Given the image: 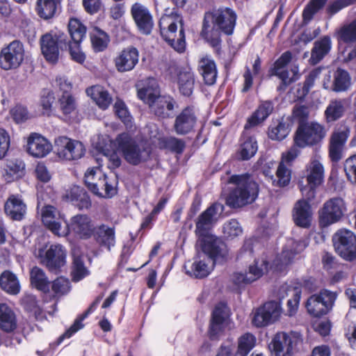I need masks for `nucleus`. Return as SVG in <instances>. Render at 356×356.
I'll return each instance as SVG.
<instances>
[{
    "label": "nucleus",
    "mask_w": 356,
    "mask_h": 356,
    "mask_svg": "<svg viewBox=\"0 0 356 356\" xmlns=\"http://www.w3.org/2000/svg\"><path fill=\"white\" fill-rule=\"evenodd\" d=\"M273 111V104L270 101L261 102L257 109L248 118L245 129L256 127L263 123Z\"/></svg>",
    "instance_id": "34"
},
{
    "label": "nucleus",
    "mask_w": 356,
    "mask_h": 356,
    "mask_svg": "<svg viewBox=\"0 0 356 356\" xmlns=\"http://www.w3.org/2000/svg\"><path fill=\"white\" fill-rule=\"evenodd\" d=\"M297 147L295 145L289 151L282 154V161L280 163L276 171V179H273V177H270L274 186L283 187L289 184L291 171L284 163H290L298 156L300 151Z\"/></svg>",
    "instance_id": "20"
},
{
    "label": "nucleus",
    "mask_w": 356,
    "mask_h": 356,
    "mask_svg": "<svg viewBox=\"0 0 356 356\" xmlns=\"http://www.w3.org/2000/svg\"><path fill=\"white\" fill-rule=\"evenodd\" d=\"M222 232L227 239H234L242 234L243 229L236 219H231L224 223Z\"/></svg>",
    "instance_id": "56"
},
{
    "label": "nucleus",
    "mask_w": 356,
    "mask_h": 356,
    "mask_svg": "<svg viewBox=\"0 0 356 356\" xmlns=\"http://www.w3.org/2000/svg\"><path fill=\"white\" fill-rule=\"evenodd\" d=\"M35 255L40 259V262L46 266L49 270H56L65 264L66 252L64 248L59 244L51 245L45 250L39 248Z\"/></svg>",
    "instance_id": "16"
},
{
    "label": "nucleus",
    "mask_w": 356,
    "mask_h": 356,
    "mask_svg": "<svg viewBox=\"0 0 356 356\" xmlns=\"http://www.w3.org/2000/svg\"><path fill=\"white\" fill-rule=\"evenodd\" d=\"M351 85V79L349 73L341 68H338L334 73L333 83L330 86L325 83H323L325 89L331 88L337 92L346 91Z\"/></svg>",
    "instance_id": "38"
},
{
    "label": "nucleus",
    "mask_w": 356,
    "mask_h": 356,
    "mask_svg": "<svg viewBox=\"0 0 356 356\" xmlns=\"http://www.w3.org/2000/svg\"><path fill=\"white\" fill-rule=\"evenodd\" d=\"M1 288L12 295L17 294L20 291V284L17 276L9 270H6L0 276Z\"/></svg>",
    "instance_id": "41"
},
{
    "label": "nucleus",
    "mask_w": 356,
    "mask_h": 356,
    "mask_svg": "<svg viewBox=\"0 0 356 356\" xmlns=\"http://www.w3.org/2000/svg\"><path fill=\"white\" fill-rule=\"evenodd\" d=\"M333 245L339 255L346 261L356 259V235L351 231L338 230L332 238Z\"/></svg>",
    "instance_id": "9"
},
{
    "label": "nucleus",
    "mask_w": 356,
    "mask_h": 356,
    "mask_svg": "<svg viewBox=\"0 0 356 356\" xmlns=\"http://www.w3.org/2000/svg\"><path fill=\"white\" fill-rule=\"evenodd\" d=\"M269 262L266 257L256 259L253 264L248 267L245 273H236L234 275V282L237 284H250L262 277L268 269Z\"/></svg>",
    "instance_id": "18"
},
{
    "label": "nucleus",
    "mask_w": 356,
    "mask_h": 356,
    "mask_svg": "<svg viewBox=\"0 0 356 356\" xmlns=\"http://www.w3.org/2000/svg\"><path fill=\"white\" fill-rule=\"evenodd\" d=\"M50 293L47 295L52 298L58 299L67 295L71 290V283L69 279L60 276L50 282Z\"/></svg>",
    "instance_id": "42"
},
{
    "label": "nucleus",
    "mask_w": 356,
    "mask_h": 356,
    "mask_svg": "<svg viewBox=\"0 0 356 356\" xmlns=\"http://www.w3.org/2000/svg\"><path fill=\"white\" fill-rule=\"evenodd\" d=\"M236 13L229 8H225L206 13L203 22H236Z\"/></svg>",
    "instance_id": "40"
},
{
    "label": "nucleus",
    "mask_w": 356,
    "mask_h": 356,
    "mask_svg": "<svg viewBox=\"0 0 356 356\" xmlns=\"http://www.w3.org/2000/svg\"><path fill=\"white\" fill-rule=\"evenodd\" d=\"M66 44L64 34L47 33L40 38V49L46 60L50 63H56L59 58V48L61 44Z\"/></svg>",
    "instance_id": "17"
},
{
    "label": "nucleus",
    "mask_w": 356,
    "mask_h": 356,
    "mask_svg": "<svg viewBox=\"0 0 356 356\" xmlns=\"http://www.w3.org/2000/svg\"><path fill=\"white\" fill-rule=\"evenodd\" d=\"M17 317L13 309L6 303L0 304V329L11 332L17 328Z\"/></svg>",
    "instance_id": "36"
},
{
    "label": "nucleus",
    "mask_w": 356,
    "mask_h": 356,
    "mask_svg": "<svg viewBox=\"0 0 356 356\" xmlns=\"http://www.w3.org/2000/svg\"><path fill=\"white\" fill-rule=\"evenodd\" d=\"M280 314V303L276 301H270L257 309L252 321L257 327H264L277 321Z\"/></svg>",
    "instance_id": "19"
},
{
    "label": "nucleus",
    "mask_w": 356,
    "mask_h": 356,
    "mask_svg": "<svg viewBox=\"0 0 356 356\" xmlns=\"http://www.w3.org/2000/svg\"><path fill=\"white\" fill-rule=\"evenodd\" d=\"M111 145L108 146H104L100 147V152L102 154V156L105 158L107 161L108 168L110 169H115L118 168L121 165V159L118 156V153L109 147Z\"/></svg>",
    "instance_id": "58"
},
{
    "label": "nucleus",
    "mask_w": 356,
    "mask_h": 356,
    "mask_svg": "<svg viewBox=\"0 0 356 356\" xmlns=\"http://www.w3.org/2000/svg\"><path fill=\"white\" fill-rule=\"evenodd\" d=\"M62 218L61 213L54 206L47 205L42 209V221L44 225L58 236L67 235L66 229L61 227Z\"/></svg>",
    "instance_id": "21"
},
{
    "label": "nucleus",
    "mask_w": 356,
    "mask_h": 356,
    "mask_svg": "<svg viewBox=\"0 0 356 356\" xmlns=\"http://www.w3.org/2000/svg\"><path fill=\"white\" fill-rule=\"evenodd\" d=\"M71 273L72 280L74 282H79L89 275V270L85 266L83 260L81 256H76L74 254Z\"/></svg>",
    "instance_id": "55"
},
{
    "label": "nucleus",
    "mask_w": 356,
    "mask_h": 356,
    "mask_svg": "<svg viewBox=\"0 0 356 356\" xmlns=\"http://www.w3.org/2000/svg\"><path fill=\"white\" fill-rule=\"evenodd\" d=\"M24 168L25 164L21 159H7L2 166V175L7 182H12L24 175Z\"/></svg>",
    "instance_id": "29"
},
{
    "label": "nucleus",
    "mask_w": 356,
    "mask_h": 356,
    "mask_svg": "<svg viewBox=\"0 0 356 356\" xmlns=\"http://www.w3.org/2000/svg\"><path fill=\"white\" fill-rule=\"evenodd\" d=\"M115 146L125 161L131 165H138L147 161L152 153L150 146L145 142L136 141L126 132L119 134L115 140Z\"/></svg>",
    "instance_id": "4"
},
{
    "label": "nucleus",
    "mask_w": 356,
    "mask_h": 356,
    "mask_svg": "<svg viewBox=\"0 0 356 356\" xmlns=\"http://www.w3.org/2000/svg\"><path fill=\"white\" fill-rule=\"evenodd\" d=\"M102 296L97 297L96 300L90 305L89 308L83 314L81 317L79 319H76L73 325L60 337V339H63L64 338H70L79 330L82 329L83 327L82 321L95 310L97 305L102 300Z\"/></svg>",
    "instance_id": "46"
},
{
    "label": "nucleus",
    "mask_w": 356,
    "mask_h": 356,
    "mask_svg": "<svg viewBox=\"0 0 356 356\" xmlns=\"http://www.w3.org/2000/svg\"><path fill=\"white\" fill-rule=\"evenodd\" d=\"M102 296L97 297L96 300L90 305L89 308L83 314L81 317L79 319H76L73 325L60 337V339H63L64 338H70L79 330L82 329L83 327L82 321L95 310L97 305L102 300Z\"/></svg>",
    "instance_id": "45"
},
{
    "label": "nucleus",
    "mask_w": 356,
    "mask_h": 356,
    "mask_svg": "<svg viewBox=\"0 0 356 356\" xmlns=\"http://www.w3.org/2000/svg\"><path fill=\"white\" fill-rule=\"evenodd\" d=\"M52 149L51 144L43 136L32 134L27 140V152L34 157L46 156Z\"/></svg>",
    "instance_id": "26"
},
{
    "label": "nucleus",
    "mask_w": 356,
    "mask_h": 356,
    "mask_svg": "<svg viewBox=\"0 0 356 356\" xmlns=\"http://www.w3.org/2000/svg\"><path fill=\"white\" fill-rule=\"evenodd\" d=\"M179 90L184 96H190L193 91L195 78L191 71H180L178 74Z\"/></svg>",
    "instance_id": "47"
},
{
    "label": "nucleus",
    "mask_w": 356,
    "mask_h": 356,
    "mask_svg": "<svg viewBox=\"0 0 356 356\" xmlns=\"http://www.w3.org/2000/svg\"><path fill=\"white\" fill-rule=\"evenodd\" d=\"M308 201L305 199L298 200L293 210L294 222L296 225L305 228L309 227L312 218V210Z\"/></svg>",
    "instance_id": "27"
},
{
    "label": "nucleus",
    "mask_w": 356,
    "mask_h": 356,
    "mask_svg": "<svg viewBox=\"0 0 356 356\" xmlns=\"http://www.w3.org/2000/svg\"><path fill=\"white\" fill-rule=\"evenodd\" d=\"M326 136L325 127L316 122L299 124L294 138V143L303 148L318 143Z\"/></svg>",
    "instance_id": "6"
},
{
    "label": "nucleus",
    "mask_w": 356,
    "mask_h": 356,
    "mask_svg": "<svg viewBox=\"0 0 356 356\" xmlns=\"http://www.w3.org/2000/svg\"><path fill=\"white\" fill-rule=\"evenodd\" d=\"M290 130L288 119L282 118L272 121L268 129V136L271 140L280 141L289 135Z\"/></svg>",
    "instance_id": "35"
},
{
    "label": "nucleus",
    "mask_w": 356,
    "mask_h": 356,
    "mask_svg": "<svg viewBox=\"0 0 356 356\" xmlns=\"http://www.w3.org/2000/svg\"><path fill=\"white\" fill-rule=\"evenodd\" d=\"M223 209L222 204L214 203L198 217L195 225V234L199 237H202L200 240V244L206 238L213 236V235H208V232L218 220V218L222 213Z\"/></svg>",
    "instance_id": "12"
},
{
    "label": "nucleus",
    "mask_w": 356,
    "mask_h": 356,
    "mask_svg": "<svg viewBox=\"0 0 356 356\" xmlns=\"http://www.w3.org/2000/svg\"><path fill=\"white\" fill-rule=\"evenodd\" d=\"M58 103L60 109L65 115L71 113L76 108L75 100L71 95H62Z\"/></svg>",
    "instance_id": "63"
},
{
    "label": "nucleus",
    "mask_w": 356,
    "mask_h": 356,
    "mask_svg": "<svg viewBox=\"0 0 356 356\" xmlns=\"http://www.w3.org/2000/svg\"><path fill=\"white\" fill-rule=\"evenodd\" d=\"M94 236L97 243L102 247L111 250L115 245V232L113 227L102 224L95 227Z\"/></svg>",
    "instance_id": "30"
},
{
    "label": "nucleus",
    "mask_w": 356,
    "mask_h": 356,
    "mask_svg": "<svg viewBox=\"0 0 356 356\" xmlns=\"http://www.w3.org/2000/svg\"><path fill=\"white\" fill-rule=\"evenodd\" d=\"M228 183L235 185L226 199L227 205L231 208H240L251 204L258 196L259 185L248 173L232 175Z\"/></svg>",
    "instance_id": "2"
},
{
    "label": "nucleus",
    "mask_w": 356,
    "mask_h": 356,
    "mask_svg": "<svg viewBox=\"0 0 356 356\" xmlns=\"http://www.w3.org/2000/svg\"><path fill=\"white\" fill-rule=\"evenodd\" d=\"M65 229L67 234L72 233L78 238L86 240L94 234L95 226L88 215L76 214L70 218Z\"/></svg>",
    "instance_id": "14"
},
{
    "label": "nucleus",
    "mask_w": 356,
    "mask_h": 356,
    "mask_svg": "<svg viewBox=\"0 0 356 356\" xmlns=\"http://www.w3.org/2000/svg\"><path fill=\"white\" fill-rule=\"evenodd\" d=\"M344 170L348 179L350 182L356 184V154L346 160Z\"/></svg>",
    "instance_id": "64"
},
{
    "label": "nucleus",
    "mask_w": 356,
    "mask_h": 356,
    "mask_svg": "<svg viewBox=\"0 0 356 356\" xmlns=\"http://www.w3.org/2000/svg\"><path fill=\"white\" fill-rule=\"evenodd\" d=\"M346 211V205L342 198H330L323 204L318 211L319 225L322 227H325L339 222Z\"/></svg>",
    "instance_id": "7"
},
{
    "label": "nucleus",
    "mask_w": 356,
    "mask_h": 356,
    "mask_svg": "<svg viewBox=\"0 0 356 356\" xmlns=\"http://www.w3.org/2000/svg\"><path fill=\"white\" fill-rule=\"evenodd\" d=\"M92 47L95 52H101L106 49L108 42L109 38L108 35L102 31L97 30L95 33H93L90 36Z\"/></svg>",
    "instance_id": "57"
},
{
    "label": "nucleus",
    "mask_w": 356,
    "mask_h": 356,
    "mask_svg": "<svg viewBox=\"0 0 356 356\" xmlns=\"http://www.w3.org/2000/svg\"><path fill=\"white\" fill-rule=\"evenodd\" d=\"M4 209L12 219L20 220L26 212V205L19 195H10L6 200Z\"/></svg>",
    "instance_id": "28"
},
{
    "label": "nucleus",
    "mask_w": 356,
    "mask_h": 356,
    "mask_svg": "<svg viewBox=\"0 0 356 356\" xmlns=\"http://www.w3.org/2000/svg\"><path fill=\"white\" fill-rule=\"evenodd\" d=\"M137 86L138 98L147 104L156 115L163 118L169 116L168 112L174 108L172 99L170 97L160 95L155 79L148 78Z\"/></svg>",
    "instance_id": "3"
},
{
    "label": "nucleus",
    "mask_w": 356,
    "mask_h": 356,
    "mask_svg": "<svg viewBox=\"0 0 356 356\" xmlns=\"http://www.w3.org/2000/svg\"><path fill=\"white\" fill-rule=\"evenodd\" d=\"M103 177L104 173L99 168H89L85 173L84 181L88 188L91 191L95 186H97V181L99 178Z\"/></svg>",
    "instance_id": "60"
},
{
    "label": "nucleus",
    "mask_w": 356,
    "mask_h": 356,
    "mask_svg": "<svg viewBox=\"0 0 356 356\" xmlns=\"http://www.w3.org/2000/svg\"><path fill=\"white\" fill-rule=\"evenodd\" d=\"M307 186H301L300 191L302 196L308 200H312L316 195V188L324 181L325 170L321 158L314 156L311 158L306 167Z\"/></svg>",
    "instance_id": "5"
},
{
    "label": "nucleus",
    "mask_w": 356,
    "mask_h": 356,
    "mask_svg": "<svg viewBox=\"0 0 356 356\" xmlns=\"http://www.w3.org/2000/svg\"><path fill=\"white\" fill-rule=\"evenodd\" d=\"M201 35L213 47L220 44V31L217 25H214L213 24H203Z\"/></svg>",
    "instance_id": "48"
},
{
    "label": "nucleus",
    "mask_w": 356,
    "mask_h": 356,
    "mask_svg": "<svg viewBox=\"0 0 356 356\" xmlns=\"http://www.w3.org/2000/svg\"><path fill=\"white\" fill-rule=\"evenodd\" d=\"M337 293L328 290H322L319 294L310 296L306 303L308 313L315 317L326 314L333 307Z\"/></svg>",
    "instance_id": "10"
},
{
    "label": "nucleus",
    "mask_w": 356,
    "mask_h": 356,
    "mask_svg": "<svg viewBox=\"0 0 356 356\" xmlns=\"http://www.w3.org/2000/svg\"><path fill=\"white\" fill-rule=\"evenodd\" d=\"M339 36L345 42L356 41V24H346L339 31Z\"/></svg>",
    "instance_id": "61"
},
{
    "label": "nucleus",
    "mask_w": 356,
    "mask_h": 356,
    "mask_svg": "<svg viewBox=\"0 0 356 356\" xmlns=\"http://www.w3.org/2000/svg\"><path fill=\"white\" fill-rule=\"evenodd\" d=\"M197 122L193 107H186L176 117L174 129L178 135H185L191 132Z\"/></svg>",
    "instance_id": "23"
},
{
    "label": "nucleus",
    "mask_w": 356,
    "mask_h": 356,
    "mask_svg": "<svg viewBox=\"0 0 356 356\" xmlns=\"http://www.w3.org/2000/svg\"><path fill=\"white\" fill-rule=\"evenodd\" d=\"M114 111L119 119L124 123L126 128L131 130L134 127L133 118L130 115L125 104L120 99L116 100L114 104Z\"/></svg>",
    "instance_id": "54"
},
{
    "label": "nucleus",
    "mask_w": 356,
    "mask_h": 356,
    "mask_svg": "<svg viewBox=\"0 0 356 356\" xmlns=\"http://www.w3.org/2000/svg\"><path fill=\"white\" fill-rule=\"evenodd\" d=\"M302 342V336L298 332H280L275 335L269 344V348L273 356H280L284 350L286 353L283 356H290L292 351Z\"/></svg>",
    "instance_id": "8"
},
{
    "label": "nucleus",
    "mask_w": 356,
    "mask_h": 356,
    "mask_svg": "<svg viewBox=\"0 0 356 356\" xmlns=\"http://www.w3.org/2000/svg\"><path fill=\"white\" fill-rule=\"evenodd\" d=\"M332 47L331 39L329 36H324L314 43L312 51L311 59L315 63L319 62L328 52Z\"/></svg>",
    "instance_id": "44"
},
{
    "label": "nucleus",
    "mask_w": 356,
    "mask_h": 356,
    "mask_svg": "<svg viewBox=\"0 0 356 356\" xmlns=\"http://www.w3.org/2000/svg\"><path fill=\"white\" fill-rule=\"evenodd\" d=\"M201 245L202 252L195 258L191 269L186 273L195 278L207 277L216 263H222L227 259L228 250L226 244L217 236L206 238Z\"/></svg>",
    "instance_id": "1"
},
{
    "label": "nucleus",
    "mask_w": 356,
    "mask_h": 356,
    "mask_svg": "<svg viewBox=\"0 0 356 356\" xmlns=\"http://www.w3.org/2000/svg\"><path fill=\"white\" fill-rule=\"evenodd\" d=\"M58 3L55 0H38L36 7L38 15L44 20L51 19L56 13Z\"/></svg>",
    "instance_id": "49"
},
{
    "label": "nucleus",
    "mask_w": 356,
    "mask_h": 356,
    "mask_svg": "<svg viewBox=\"0 0 356 356\" xmlns=\"http://www.w3.org/2000/svg\"><path fill=\"white\" fill-rule=\"evenodd\" d=\"M258 149L257 142L254 137H248L241 144L238 155L241 160L247 161L255 155Z\"/></svg>",
    "instance_id": "53"
},
{
    "label": "nucleus",
    "mask_w": 356,
    "mask_h": 356,
    "mask_svg": "<svg viewBox=\"0 0 356 356\" xmlns=\"http://www.w3.org/2000/svg\"><path fill=\"white\" fill-rule=\"evenodd\" d=\"M197 70L203 78L205 84L211 86L216 81L217 68L214 60L209 56H204L200 59Z\"/></svg>",
    "instance_id": "31"
},
{
    "label": "nucleus",
    "mask_w": 356,
    "mask_h": 356,
    "mask_svg": "<svg viewBox=\"0 0 356 356\" xmlns=\"http://www.w3.org/2000/svg\"><path fill=\"white\" fill-rule=\"evenodd\" d=\"M348 104L349 101L347 99H331L325 111L326 121L327 122H332L342 118Z\"/></svg>",
    "instance_id": "32"
},
{
    "label": "nucleus",
    "mask_w": 356,
    "mask_h": 356,
    "mask_svg": "<svg viewBox=\"0 0 356 356\" xmlns=\"http://www.w3.org/2000/svg\"><path fill=\"white\" fill-rule=\"evenodd\" d=\"M55 150L58 158L65 161L79 159L86 152L82 143L65 136H60L55 140Z\"/></svg>",
    "instance_id": "11"
},
{
    "label": "nucleus",
    "mask_w": 356,
    "mask_h": 356,
    "mask_svg": "<svg viewBox=\"0 0 356 356\" xmlns=\"http://www.w3.org/2000/svg\"><path fill=\"white\" fill-rule=\"evenodd\" d=\"M24 57V49L22 43L19 40H14L1 49L0 66L5 70L16 69L23 62Z\"/></svg>",
    "instance_id": "13"
},
{
    "label": "nucleus",
    "mask_w": 356,
    "mask_h": 356,
    "mask_svg": "<svg viewBox=\"0 0 356 356\" xmlns=\"http://www.w3.org/2000/svg\"><path fill=\"white\" fill-rule=\"evenodd\" d=\"M138 51L134 47L123 49L115 58V65L120 72H128L133 70L138 62Z\"/></svg>",
    "instance_id": "24"
},
{
    "label": "nucleus",
    "mask_w": 356,
    "mask_h": 356,
    "mask_svg": "<svg viewBox=\"0 0 356 356\" xmlns=\"http://www.w3.org/2000/svg\"><path fill=\"white\" fill-rule=\"evenodd\" d=\"M90 191L102 197H112L117 193L116 181L104 173V177L97 181V186H95Z\"/></svg>",
    "instance_id": "33"
},
{
    "label": "nucleus",
    "mask_w": 356,
    "mask_h": 356,
    "mask_svg": "<svg viewBox=\"0 0 356 356\" xmlns=\"http://www.w3.org/2000/svg\"><path fill=\"white\" fill-rule=\"evenodd\" d=\"M67 29L73 44H80L86 34V27L83 24H67Z\"/></svg>",
    "instance_id": "59"
},
{
    "label": "nucleus",
    "mask_w": 356,
    "mask_h": 356,
    "mask_svg": "<svg viewBox=\"0 0 356 356\" xmlns=\"http://www.w3.org/2000/svg\"><path fill=\"white\" fill-rule=\"evenodd\" d=\"M86 93L103 110L108 108L112 102V97L110 94L100 86H94L88 88Z\"/></svg>",
    "instance_id": "39"
},
{
    "label": "nucleus",
    "mask_w": 356,
    "mask_h": 356,
    "mask_svg": "<svg viewBox=\"0 0 356 356\" xmlns=\"http://www.w3.org/2000/svg\"><path fill=\"white\" fill-rule=\"evenodd\" d=\"M326 1L327 0H312L303 10L304 20H311L313 15L323 7Z\"/></svg>",
    "instance_id": "62"
},
{
    "label": "nucleus",
    "mask_w": 356,
    "mask_h": 356,
    "mask_svg": "<svg viewBox=\"0 0 356 356\" xmlns=\"http://www.w3.org/2000/svg\"><path fill=\"white\" fill-rule=\"evenodd\" d=\"M183 25V24H181ZM160 33L162 38L177 51L181 53L185 50V35L182 26L177 34V26L176 24H169L168 26L159 24Z\"/></svg>",
    "instance_id": "22"
},
{
    "label": "nucleus",
    "mask_w": 356,
    "mask_h": 356,
    "mask_svg": "<svg viewBox=\"0 0 356 356\" xmlns=\"http://www.w3.org/2000/svg\"><path fill=\"white\" fill-rule=\"evenodd\" d=\"M306 246L307 244L304 241H296L293 239L289 240L281 254L275 261V265L277 266H280L281 268L282 266L290 264L295 256L302 252Z\"/></svg>",
    "instance_id": "25"
},
{
    "label": "nucleus",
    "mask_w": 356,
    "mask_h": 356,
    "mask_svg": "<svg viewBox=\"0 0 356 356\" xmlns=\"http://www.w3.org/2000/svg\"><path fill=\"white\" fill-rule=\"evenodd\" d=\"M350 134V128L345 124L337 126L334 129L329 141V155L332 161L337 162L342 158Z\"/></svg>",
    "instance_id": "15"
},
{
    "label": "nucleus",
    "mask_w": 356,
    "mask_h": 356,
    "mask_svg": "<svg viewBox=\"0 0 356 356\" xmlns=\"http://www.w3.org/2000/svg\"><path fill=\"white\" fill-rule=\"evenodd\" d=\"M256 344L255 337L250 333H245L238 339V348L234 356H248Z\"/></svg>",
    "instance_id": "50"
},
{
    "label": "nucleus",
    "mask_w": 356,
    "mask_h": 356,
    "mask_svg": "<svg viewBox=\"0 0 356 356\" xmlns=\"http://www.w3.org/2000/svg\"><path fill=\"white\" fill-rule=\"evenodd\" d=\"M30 282L33 287L44 294L50 293V282L42 268L34 266L31 269Z\"/></svg>",
    "instance_id": "37"
},
{
    "label": "nucleus",
    "mask_w": 356,
    "mask_h": 356,
    "mask_svg": "<svg viewBox=\"0 0 356 356\" xmlns=\"http://www.w3.org/2000/svg\"><path fill=\"white\" fill-rule=\"evenodd\" d=\"M272 74L277 76L282 81V83L277 87L279 91H284L288 86L299 78L298 67L296 65L292 66L290 70L285 69L272 72Z\"/></svg>",
    "instance_id": "43"
},
{
    "label": "nucleus",
    "mask_w": 356,
    "mask_h": 356,
    "mask_svg": "<svg viewBox=\"0 0 356 356\" xmlns=\"http://www.w3.org/2000/svg\"><path fill=\"white\" fill-rule=\"evenodd\" d=\"M160 147L170 149L177 154H181L185 149V142L173 136L162 137L159 139Z\"/></svg>",
    "instance_id": "52"
},
{
    "label": "nucleus",
    "mask_w": 356,
    "mask_h": 356,
    "mask_svg": "<svg viewBox=\"0 0 356 356\" xmlns=\"http://www.w3.org/2000/svg\"><path fill=\"white\" fill-rule=\"evenodd\" d=\"M131 15L135 22H152V15L147 7L140 3H135L131 8Z\"/></svg>",
    "instance_id": "51"
}]
</instances>
